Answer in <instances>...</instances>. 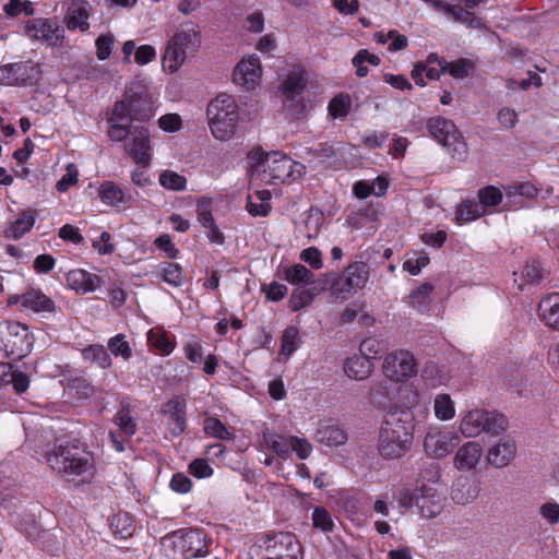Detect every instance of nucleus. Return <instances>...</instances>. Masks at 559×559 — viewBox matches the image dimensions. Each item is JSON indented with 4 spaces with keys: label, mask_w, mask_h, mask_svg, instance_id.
<instances>
[{
    "label": "nucleus",
    "mask_w": 559,
    "mask_h": 559,
    "mask_svg": "<svg viewBox=\"0 0 559 559\" xmlns=\"http://www.w3.org/2000/svg\"><path fill=\"white\" fill-rule=\"evenodd\" d=\"M414 417L408 411L389 412L382 423L378 450L385 460L404 456L413 445Z\"/></svg>",
    "instance_id": "1"
},
{
    "label": "nucleus",
    "mask_w": 559,
    "mask_h": 559,
    "mask_svg": "<svg viewBox=\"0 0 559 559\" xmlns=\"http://www.w3.org/2000/svg\"><path fill=\"white\" fill-rule=\"evenodd\" d=\"M49 466L78 484L90 483L96 472L92 453L74 445H55L46 455Z\"/></svg>",
    "instance_id": "2"
},
{
    "label": "nucleus",
    "mask_w": 559,
    "mask_h": 559,
    "mask_svg": "<svg viewBox=\"0 0 559 559\" xmlns=\"http://www.w3.org/2000/svg\"><path fill=\"white\" fill-rule=\"evenodd\" d=\"M201 46V32L193 22L179 25L175 34L167 41L163 55L164 71L176 73L188 60L193 57Z\"/></svg>",
    "instance_id": "3"
},
{
    "label": "nucleus",
    "mask_w": 559,
    "mask_h": 559,
    "mask_svg": "<svg viewBox=\"0 0 559 559\" xmlns=\"http://www.w3.org/2000/svg\"><path fill=\"white\" fill-rule=\"evenodd\" d=\"M206 116L211 133L216 140L228 141L236 134L240 115L233 96L217 95L207 105Z\"/></svg>",
    "instance_id": "4"
},
{
    "label": "nucleus",
    "mask_w": 559,
    "mask_h": 559,
    "mask_svg": "<svg viewBox=\"0 0 559 559\" xmlns=\"http://www.w3.org/2000/svg\"><path fill=\"white\" fill-rule=\"evenodd\" d=\"M259 179L267 185L295 180L305 174V166L294 162L281 152L261 154L259 163L252 168Z\"/></svg>",
    "instance_id": "5"
},
{
    "label": "nucleus",
    "mask_w": 559,
    "mask_h": 559,
    "mask_svg": "<svg viewBox=\"0 0 559 559\" xmlns=\"http://www.w3.org/2000/svg\"><path fill=\"white\" fill-rule=\"evenodd\" d=\"M162 550L169 559H193L207 554L206 536L199 530H179L162 538Z\"/></svg>",
    "instance_id": "6"
},
{
    "label": "nucleus",
    "mask_w": 559,
    "mask_h": 559,
    "mask_svg": "<svg viewBox=\"0 0 559 559\" xmlns=\"http://www.w3.org/2000/svg\"><path fill=\"white\" fill-rule=\"evenodd\" d=\"M248 559H304L302 547L290 533H277L250 547Z\"/></svg>",
    "instance_id": "7"
},
{
    "label": "nucleus",
    "mask_w": 559,
    "mask_h": 559,
    "mask_svg": "<svg viewBox=\"0 0 559 559\" xmlns=\"http://www.w3.org/2000/svg\"><path fill=\"white\" fill-rule=\"evenodd\" d=\"M430 135L448 150L453 158L464 160L467 146L455 124L442 117L430 118L427 122Z\"/></svg>",
    "instance_id": "8"
},
{
    "label": "nucleus",
    "mask_w": 559,
    "mask_h": 559,
    "mask_svg": "<svg viewBox=\"0 0 559 559\" xmlns=\"http://www.w3.org/2000/svg\"><path fill=\"white\" fill-rule=\"evenodd\" d=\"M418 364L409 350L395 349L389 353L382 362V372L386 379L394 383H404L415 377Z\"/></svg>",
    "instance_id": "9"
},
{
    "label": "nucleus",
    "mask_w": 559,
    "mask_h": 559,
    "mask_svg": "<svg viewBox=\"0 0 559 559\" xmlns=\"http://www.w3.org/2000/svg\"><path fill=\"white\" fill-rule=\"evenodd\" d=\"M0 340L8 356L24 357L31 352L33 338L27 328L19 322H7L0 328Z\"/></svg>",
    "instance_id": "10"
},
{
    "label": "nucleus",
    "mask_w": 559,
    "mask_h": 559,
    "mask_svg": "<svg viewBox=\"0 0 559 559\" xmlns=\"http://www.w3.org/2000/svg\"><path fill=\"white\" fill-rule=\"evenodd\" d=\"M124 151L136 166L150 168L152 164L151 135L144 126H135L124 140Z\"/></svg>",
    "instance_id": "11"
},
{
    "label": "nucleus",
    "mask_w": 559,
    "mask_h": 559,
    "mask_svg": "<svg viewBox=\"0 0 559 559\" xmlns=\"http://www.w3.org/2000/svg\"><path fill=\"white\" fill-rule=\"evenodd\" d=\"M127 105L126 102H116L107 119V136L112 142H123L127 140L135 127L133 123L139 121L136 118H133Z\"/></svg>",
    "instance_id": "12"
},
{
    "label": "nucleus",
    "mask_w": 559,
    "mask_h": 559,
    "mask_svg": "<svg viewBox=\"0 0 559 559\" xmlns=\"http://www.w3.org/2000/svg\"><path fill=\"white\" fill-rule=\"evenodd\" d=\"M25 34L33 40H38L48 46H58L63 39V29L52 19H33L25 25Z\"/></svg>",
    "instance_id": "13"
},
{
    "label": "nucleus",
    "mask_w": 559,
    "mask_h": 559,
    "mask_svg": "<svg viewBox=\"0 0 559 559\" xmlns=\"http://www.w3.org/2000/svg\"><path fill=\"white\" fill-rule=\"evenodd\" d=\"M119 102H126L133 118L141 122L150 120L155 115L152 96L144 86H138L135 90L129 88Z\"/></svg>",
    "instance_id": "14"
},
{
    "label": "nucleus",
    "mask_w": 559,
    "mask_h": 559,
    "mask_svg": "<svg viewBox=\"0 0 559 559\" xmlns=\"http://www.w3.org/2000/svg\"><path fill=\"white\" fill-rule=\"evenodd\" d=\"M460 443V437L455 431H430L424 440V448L428 455L442 459L450 454Z\"/></svg>",
    "instance_id": "15"
},
{
    "label": "nucleus",
    "mask_w": 559,
    "mask_h": 559,
    "mask_svg": "<svg viewBox=\"0 0 559 559\" xmlns=\"http://www.w3.org/2000/svg\"><path fill=\"white\" fill-rule=\"evenodd\" d=\"M262 74L260 59L254 56L242 58L234 70V82L247 90H252Z\"/></svg>",
    "instance_id": "16"
},
{
    "label": "nucleus",
    "mask_w": 559,
    "mask_h": 559,
    "mask_svg": "<svg viewBox=\"0 0 559 559\" xmlns=\"http://www.w3.org/2000/svg\"><path fill=\"white\" fill-rule=\"evenodd\" d=\"M186 407L187 405L185 399L179 396L169 400L162 407L163 414L168 417V435L171 438L180 436L186 430Z\"/></svg>",
    "instance_id": "17"
},
{
    "label": "nucleus",
    "mask_w": 559,
    "mask_h": 559,
    "mask_svg": "<svg viewBox=\"0 0 559 559\" xmlns=\"http://www.w3.org/2000/svg\"><path fill=\"white\" fill-rule=\"evenodd\" d=\"M480 492V483L473 476H459L451 487V499L454 503L466 506L474 502Z\"/></svg>",
    "instance_id": "18"
},
{
    "label": "nucleus",
    "mask_w": 559,
    "mask_h": 559,
    "mask_svg": "<svg viewBox=\"0 0 559 559\" xmlns=\"http://www.w3.org/2000/svg\"><path fill=\"white\" fill-rule=\"evenodd\" d=\"M516 442L512 438L506 437L488 449L486 459L491 466L503 468L512 463L516 456Z\"/></svg>",
    "instance_id": "19"
},
{
    "label": "nucleus",
    "mask_w": 559,
    "mask_h": 559,
    "mask_svg": "<svg viewBox=\"0 0 559 559\" xmlns=\"http://www.w3.org/2000/svg\"><path fill=\"white\" fill-rule=\"evenodd\" d=\"M368 280L369 266L365 262H355L345 269L337 285H342V292L352 293L364 288Z\"/></svg>",
    "instance_id": "20"
},
{
    "label": "nucleus",
    "mask_w": 559,
    "mask_h": 559,
    "mask_svg": "<svg viewBox=\"0 0 559 559\" xmlns=\"http://www.w3.org/2000/svg\"><path fill=\"white\" fill-rule=\"evenodd\" d=\"M483 456V447L477 441L464 443L455 453L453 464L459 471L474 469Z\"/></svg>",
    "instance_id": "21"
},
{
    "label": "nucleus",
    "mask_w": 559,
    "mask_h": 559,
    "mask_svg": "<svg viewBox=\"0 0 559 559\" xmlns=\"http://www.w3.org/2000/svg\"><path fill=\"white\" fill-rule=\"evenodd\" d=\"M314 439L328 447H340L347 442V433L335 423L329 420L319 425Z\"/></svg>",
    "instance_id": "22"
},
{
    "label": "nucleus",
    "mask_w": 559,
    "mask_h": 559,
    "mask_svg": "<svg viewBox=\"0 0 559 559\" xmlns=\"http://www.w3.org/2000/svg\"><path fill=\"white\" fill-rule=\"evenodd\" d=\"M415 504L418 509L419 514L426 519H432L441 513L443 509V497L438 493L417 491L414 493Z\"/></svg>",
    "instance_id": "23"
},
{
    "label": "nucleus",
    "mask_w": 559,
    "mask_h": 559,
    "mask_svg": "<svg viewBox=\"0 0 559 559\" xmlns=\"http://www.w3.org/2000/svg\"><path fill=\"white\" fill-rule=\"evenodd\" d=\"M67 284L71 289L85 294L94 292L100 284V278L96 274L76 269L68 272Z\"/></svg>",
    "instance_id": "24"
},
{
    "label": "nucleus",
    "mask_w": 559,
    "mask_h": 559,
    "mask_svg": "<svg viewBox=\"0 0 559 559\" xmlns=\"http://www.w3.org/2000/svg\"><path fill=\"white\" fill-rule=\"evenodd\" d=\"M373 367L372 360L358 354L345 360L344 372L350 379L362 381L371 376Z\"/></svg>",
    "instance_id": "25"
},
{
    "label": "nucleus",
    "mask_w": 559,
    "mask_h": 559,
    "mask_svg": "<svg viewBox=\"0 0 559 559\" xmlns=\"http://www.w3.org/2000/svg\"><path fill=\"white\" fill-rule=\"evenodd\" d=\"M487 411L472 409L467 412L460 421V431L465 438L479 436L485 428Z\"/></svg>",
    "instance_id": "26"
},
{
    "label": "nucleus",
    "mask_w": 559,
    "mask_h": 559,
    "mask_svg": "<svg viewBox=\"0 0 559 559\" xmlns=\"http://www.w3.org/2000/svg\"><path fill=\"white\" fill-rule=\"evenodd\" d=\"M538 311L548 328L559 331V293L545 296L539 301Z\"/></svg>",
    "instance_id": "27"
},
{
    "label": "nucleus",
    "mask_w": 559,
    "mask_h": 559,
    "mask_svg": "<svg viewBox=\"0 0 559 559\" xmlns=\"http://www.w3.org/2000/svg\"><path fill=\"white\" fill-rule=\"evenodd\" d=\"M23 308L34 312H55L56 305L52 299L40 290L31 289L23 294Z\"/></svg>",
    "instance_id": "28"
},
{
    "label": "nucleus",
    "mask_w": 559,
    "mask_h": 559,
    "mask_svg": "<svg viewBox=\"0 0 559 559\" xmlns=\"http://www.w3.org/2000/svg\"><path fill=\"white\" fill-rule=\"evenodd\" d=\"M87 2L85 1H73L69 9L66 16V23L67 27L69 29H81L86 31L90 26L87 19H88V11H87Z\"/></svg>",
    "instance_id": "29"
},
{
    "label": "nucleus",
    "mask_w": 559,
    "mask_h": 559,
    "mask_svg": "<svg viewBox=\"0 0 559 559\" xmlns=\"http://www.w3.org/2000/svg\"><path fill=\"white\" fill-rule=\"evenodd\" d=\"M435 59L443 73H449L454 79H464L474 70V64L468 59H460L456 61H447L435 55H430L429 59Z\"/></svg>",
    "instance_id": "30"
},
{
    "label": "nucleus",
    "mask_w": 559,
    "mask_h": 559,
    "mask_svg": "<svg viewBox=\"0 0 559 559\" xmlns=\"http://www.w3.org/2000/svg\"><path fill=\"white\" fill-rule=\"evenodd\" d=\"M538 188H536L531 182H516L512 183L504 189L507 207H512L519 205L520 202L516 200L518 197H523L526 199H534L538 193Z\"/></svg>",
    "instance_id": "31"
},
{
    "label": "nucleus",
    "mask_w": 559,
    "mask_h": 559,
    "mask_svg": "<svg viewBox=\"0 0 559 559\" xmlns=\"http://www.w3.org/2000/svg\"><path fill=\"white\" fill-rule=\"evenodd\" d=\"M99 198L108 205L126 204L132 200L130 194L112 181H106L100 186Z\"/></svg>",
    "instance_id": "32"
},
{
    "label": "nucleus",
    "mask_w": 559,
    "mask_h": 559,
    "mask_svg": "<svg viewBox=\"0 0 559 559\" xmlns=\"http://www.w3.org/2000/svg\"><path fill=\"white\" fill-rule=\"evenodd\" d=\"M39 73L38 66L31 61L13 63L15 85L33 84L38 80Z\"/></svg>",
    "instance_id": "33"
},
{
    "label": "nucleus",
    "mask_w": 559,
    "mask_h": 559,
    "mask_svg": "<svg viewBox=\"0 0 559 559\" xmlns=\"http://www.w3.org/2000/svg\"><path fill=\"white\" fill-rule=\"evenodd\" d=\"M110 527L112 533L122 539L131 537L135 531L134 521L127 512H119L114 515Z\"/></svg>",
    "instance_id": "34"
},
{
    "label": "nucleus",
    "mask_w": 559,
    "mask_h": 559,
    "mask_svg": "<svg viewBox=\"0 0 559 559\" xmlns=\"http://www.w3.org/2000/svg\"><path fill=\"white\" fill-rule=\"evenodd\" d=\"M423 379L431 386L445 384L450 377L444 366H439L433 361L426 362L421 371Z\"/></svg>",
    "instance_id": "35"
},
{
    "label": "nucleus",
    "mask_w": 559,
    "mask_h": 559,
    "mask_svg": "<svg viewBox=\"0 0 559 559\" xmlns=\"http://www.w3.org/2000/svg\"><path fill=\"white\" fill-rule=\"evenodd\" d=\"M82 356L85 360L97 365L102 369L111 366V358L103 345L94 344L85 347L82 350Z\"/></svg>",
    "instance_id": "36"
},
{
    "label": "nucleus",
    "mask_w": 559,
    "mask_h": 559,
    "mask_svg": "<svg viewBox=\"0 0 559 559\" xmlns=\"http://www.w3.org/2000/svg\"><path fill=\"white\" fill-rule=\"evenodd\" d=\"M432 290L433 286L431 284L425 283L420 285L409 295L411 306L419 312L427 311L431 301Z\"/></svg>",
    "instance_id": "37"
},
{
    "label": "nucleus",
    "mask_w": 559,
    "mask_h": 559,
    "mask_svg": "<svg viewBox=\"0 0 559 559\" xmlns=\"http://www.w3.org/2000/svg\"><path fill=\"white\" fill-rule=\"evenodd\" d=\"M487 211L479 205L475 200H466L456 210V221L459 223L472 222L475 221L483 215H485Z\"/></svg>",
    "instance_id": "38"
},
{
    "label": "nucleus",
    "mask_w": 559,
    "mask_h": 559,
    "mask_svg": "<svg viewBox=\"0 0 559 559\" xmlns=\"http://www.w3.org/2000/svg\"><path fill=\"white\" fill-rule=\"evenodd\" d=\"M284 278L293 285H307L314 282L313 273L302 264H295L290 267L285 269Z\"/></svg>",
    "instance_id": "39"
},
{
    "label": "nucleus",
    "mask_w": 559,
    "mask_h": 559,
    "mask_svg": "<svg viewBox=\"0 0 559 559\" xmlns=\"http://www.w3.org/2000/svg\"><path fill=\"white\" fill-rule=\"evenodd\" d=\"M435 415L438 419L447 421L455 416V406L449 394H438L433 402Z\"/></svg>",
    "instance_id": "40"
},
{
    "label": "nucleus",
    "mask_w": 559,
    "mask_h": 559,
    "mask_svg": "<svg viewBox=\"0 0 559 559\" xmlns=\"http://www.w3.org/2000/svg\"><path fill=\"white\" fill-rule=\"evenodd\" d=\"M300 338L299 331L296 326H288L284 330L281 337L280 355L286 357L292 356L299 347Z\"/></svg>",
    "instance_id": "41"
},
{
    "label": "nucleus",
    "mask_w": 559,
    "mask_h": 559,
    "mask_svg": "<svg viewBox=\"0 0 559 559\" xmlns=\"http://www.w3.org/2000/svg\"><path fill=\"white\" fill-rule=\"evenodd\" d=\"M203 429L207 436L219 440H230L234 437L230 428L226 427L225 424L215 417L205 418Z\"/></svg>",
    "instance_id": "42"
},
{
    "label": "nucleus",
    "mask_w": 559,
    "mask_h": 559,
    "mask_svg": "<svg viewBox=\"0 0 559 559\" xmlns=\"http://www.w3.org/2000/svg\"><path fill=\"white\" fill-rule=\"evenodd\" d=\"M306 82L305 74L301 71H293L283 82V93L286 97L294 98L296 95L301 94L306 86Z\"/></svg>",
    "instance_id": "43"
},
{
    "label": "nucleus",
    "mask_w": 559,
    "mask_h": 559,
    "mask_svg": "<svg viewBox=\"0 0 559 559\" xmlns=\"http://www.w3.org/2000/svg\"><path fill=\"white\" fill-rule=\"evenodd\" d=\"M158 182L163 188L171 191H183L187 188L186 177L169 169L159 174Z\"/></svg>",
    "instance_id": "44"
},
{
    "label": "nucleus",
    "mask_w": 559,
    "mask_h": 559,
    "mask_svg": "<svg viewBox=\"0 0 559 559\" xmlns=\"http://www.w3.org/2000/svg\"><path fill=\"white\" fill-rule=\"evenodd\" d=\"M114 421L127 438L132 437L136 432V423L131 416L129 406H122L116 413Z\"/></svg>",
    "instance_id": "45"
},
{
    "label": "nucleus",
    "mask_w": 559,
    "mask_h": 559,
    "mask_svg": "<svg viewBox=\"0 0 559 559\" xmlns=\"http://www.w3.org/2000/svg\"><path fill=\"white\" fill-rule=\"evenodd\" d=\"M34 223V216L24 213L20 217H17L13 223H11L9 228L5 230V234L8 237L19 239L32 229Z\"/></svg>",
    "instance_id": "46"
},
{
    "label": "nucleus",
    "mask_w": 559,
    "mask_h": 559,
    "mask_svg": "<svg viewBox=\"0 0 559 559\" xmlns=\"http://www.w3.org/2000/svg\"><path fill=\"white\" fill-rule=\"evenodd\" d=\"M317 293L310 288H297L289 298V308L292 311H298L308 307L314 300Z\"/></svg>",
    "instance_id": "47"
},
{
    "label": "nucleus",
    "mask_w": 559,
    "mask_h": 559,
    "mask_svg": "<svg viewBox=\"0 0 559 559\" xmlns=\"http://www.w3.org/2000/svg\"><path fill=\"white\" fill-rule=\"evenodd\" d=\"M353 66L356 68V74L359 78H365L368 74V68L365 66L366 62L372 66L380 64V58L376 55L370 53L366 49L359 50L352 60Z\"/></svg>",
    "instance_id": "48"
},
{
    "label": "nucleus",
    "mask_w": 559,
    "mask_h": 559,
    "mask_svg": "<svg viewBox=\"0 0 559 559\" xmlns=\"http://www.w3.org/2000/svg\"><path fill=\"white\" fill-rule=\"evenodd\" d=\"M487 419L484 431L489 435L499 436L508 428V419L502 414L487 411Z\"/></svg>",
    "instance_id": "49"
},
{
    "label": "nucleus",
    "mask_w": 559,
    "mask_h": 559,
    "mask_svg": "<svg viewBox=\"0 0 559 559\" xmlns=\"http://www.w3.org/2000/svg\"><path fill=\"white\" fill-rule=\"evenodd\" d=\"M107 346L111 354L116 357L121 356L124 360L132 357V349L129 343L126 341L123 334H118L108 340Z\"/></svg>",
    "instance_id": "50"
},
{
    "label": "nucleus",
    "mask_w": 559,
    "mask_h": 559,
    "mask_svg": "<svg viewBox=\"0 0 559 559\" xmlns=\"http://www.w3.org/2000/svg\"><path fill=\"white\" fill-rule=\"evenodd\" d=\"M502 198V192L493 186H487L478 191L479 205L485 210L501 203Z\"/></svg>",
    "instance_id": "51"
},
{
    "label": "nucleus",
    "mask_w": 559,
    "mask_h": 559,
    "mask_svg": "<svg viewBox=\"0 0 559 559\" xmlns=\"http://www.w3.org/2000/svg\"><path fill=\"white\" fill-rule=\"evenodd\" d=\"M163 278L166 283L178 287L183 284L186 276L179 264L169 262L163 270Z\"/></svg>",
    "instance_id": "52"
},
{
    "label": "nucleus",
    "mask_w": 559,
    "mask_h": 559,
    "mask_svg": "<svg viewBox=\"0 0 559 559\" xmlns=\"http://www.w3.org/2000/svg\"><path fill=\"white\" fill-rule=\"evenodd\" d=\"M312 522L316 528L322 532H332L334 522L331 514L324 508L317 507L312 512Z\"/></svg>",
    "instance_id": "53"
},
{
    "label": "nucleus",
    "mask_w": 559,
    "mask_h": 559,
    "mask_svg": "<svg viewBox=\"0 0 559 559\" xmlns=\"http://www.w3.org/2000/svg\"><path fill=\"white\" fill-rule=\"evenodd\" d=\"M350 108V99L348 96L338 95L331 99L329 104V114L333 118H344Z\"/></svg>",
    "instance_id": "54"
},
{
    "label": "nucleus",
    "mask_w": 559,
    "mask_h": 559,
    "mask_svg": "<svg viewBox=\"0 0 559 559\" xmlns=\"http://www.w3.org/2000/svg\"><path fill=\"white\" fill-rule=\"evenodd\" d=\"M385 349L384 343L373 337H368L360 343L359 354L366 356L370 360L376 358Z\"/></svg>",
    "instance_id": "55"
},
{
    "label": "nucleus",
    "mask_w": 559,
    "mask_h": 559,
    "mask_svg": "<svg viewBox=\"0 0 559 559\" xmlns=\"http://www.w3.org/2000/svg\"><path fill=\"white\" fill-rule=\"evenodd\" d=\"M289 447L297 454L300 460L308 459L312 453L311 443L305 439L296 436L289 438Z\"/></svg>",
    "instance_id": "56"
},
{
    "label": "nucleus",
    "mask_w": 559,
    "mask_h": 559,
    "mask_svg": "<svg viewBox=\"0 0 559 559\" xmlns=\"http://www.w3.org/2000/svg\"><path fill=\"white\" fill-rule=\"evenodd\" d=\"M147 341L155 346L156 348L170 353L174 348L171 342L167 338V336L158 330H150L147 333Z\"/></svg>",
    "instance_id": "57"
},
{
    "label": "nucleus",
    "mask_w": 559,
    "mask_h": 559,
    "mask_svg": "<svg viewBox=\"0 0 559 559\" xmlns=\"http://www.w3.org/2000/svg\"><path fill=\"white\" fill-rule=\"evenodd\" d=\"M4 11L11 16H16L21 12H24L26 15H32L34 13V7L31 1L10 0L4 7Z\"/></svg>",
    "instance_id": "58"
},
{
    "label": "nucleus",
    "mask_w": 559,
    "mask_h": 559,
    "mask_svg": "<svg viewBox=\"0 0 559 559\" xmlns=\"http://www.w3.org/2000/svg\"><path fill=\"white\" fill-rule=\"evenodd\" d=\"M95 45L97 58L99 60H106L112 50L114 36L111 34L99 35Z\"/></svg>",
    "instance_id": "59"
},
{
    "label": "nucleus",
    "mask_w": 559,
    "mask_h": 559,
    "mask_svg": "<svg viewBox=\"0 0 559 559\" xmlns=\"http://www.w3.org/2000/svg\"><path fill=\"white\" fill-rule=\"evenodd\" d=\"M522 275L527 283L536 284L543 278V270L536 261L526 262Z\"/></svg>",
    "instance_id": "60"
},
{
    "label": "nucleus",
    "mask_w": 559,
    "mask_h": 559,
    "mask_svg": "<svg viewBox=\"0 0 559 559\" xmlns=\"http://www.w3.org/2000/svg\"><path fill=\"white\" fill-rule=\"evenodd\" d=\"M429 261L428 255L423 253L416 259H407L403 263V270L408 272L411 275H418L421 269L429 264Z\"/></svg>",
    "instance_id": "61"
},
{
    "label": "nucleus",
    "mask_w": 559,
    "mask_h": 559,
    "mask_svg": "<svg viewBox=\"0 0 559 559\" xmlns=\"http://www.w3.org/2000/svg\"><path fill=\"white\" fill-rule=\"evenodd\" d=\"M539 514L550 525H556L559 523V504L557 502L543 503L539 508Z\"/></svg>",
    "instance_id": "62"
},
{
    "label": "nucleus",
    "mask_w": 559,
    "mask_h": 559,
    "mask_svg": "<svg viewBox=\"0 0 559 559\" xmlns=\"http://www.w3.org/2000/svg\"><path fill=\"white\" fill-rule=\"evenodd\" d=\"M262 290L265 293L269 300L280 301L287 294V286L277 282H272L269 285H263Z\"/></svg>",
    "instance_id": "63"
},
{
    "label": "nucleus",
    "mask_w": 559,
    "mask_h": 559,
    "mask_svg": "<svg viewBox=\"0 0 559 559\" xmlns=\"http://www.w3.org/2000/svg\"><path fill=\"white\" fill-rule=\"evenodd\" d=\"M197 214L199 223L205 228L212 226L214 218L211 212L210 202L202 199L197 204Z\"/></svg>",
    "instance_id": "64"
}]
</instances>
